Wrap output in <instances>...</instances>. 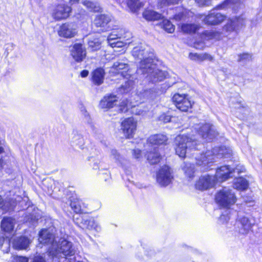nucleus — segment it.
<instances>
[{
  "instance_id": "nucleus-1",
  "label": "nucleus",
  "mask_w": 262,
  "mask_h": 262,
  "mask_svg": "<svg viewBox=\"0 0 262 262\" xmlns=\"http://www.w3.org/2000/svg\"><path fill=\"white\" fill-rule=\"evenodd\" d=\"M195 129L198 132L197 136L179 135L176 137L175 150L180 157L184 158L189 150L195 148V146L199 144L200 138L208 141L212 139L218 134L214 127L209 123H205L199 127H196Z\"/></svg>"
},
{
  "instance_id": "nucleus-2",
  "label": "nucleus",
  "mask_w": 262,
  "mask_h": 262,
  "mask_svg": "<svg viewBox=\"0 0 262 262\" xmlns=\"http://www.w3.org/2000/svg\"><path fill=\"white\" fill-rule=\"evenodd\" d=\"M194 154L196 155V164L202 166L201 169L204 171L208 169V165L214 161L215 157H226L228 155H230V150L222 146L214 148L213 150H208L205 154L200 155H198L196 153Z\"/></svg>"
},
{
  "instance_id": "nucleus-3",
  "label": "nucleus",
  "mask_w": 262,
  "mask_h": 262,
  "mask_svg": "<svg viewBox=\"0 0 262 262\" xmlns=\"http://www.w3.org/2000/svg\"><path fill=\"white\" fill-rule=\"evenodd\" d=\"M72 244L64 238L57 239L56 242L49 249L50 255L53 257H59L61 254L64 256H72L75 254Z\"/></svg>"
},
{
  "instance_id": "nucleus-4",
  "label": "nucleus",
  "mask_w": 262,
  "mask_h": 262,
  "mask_svg": "<svg viewBox=\"0 0 262 262\" xmlns=\"http://www.w3.org/2000/svg\"><path fill=\"white\" fill-rule=\"evenodd\" d=\"M215 200L220 206L229 208L235 203L236 198L231 189L224 188L216 194Z\"/></svg>"
},
{
  "instance_id": "nucleus-5",
  "label": "nucleus",
  "mask_w": 262,
  "mask_h": 262,
  "mask_svg": "<svg viewBox=\"0 0 262 262\" xmlns=\"http://www.w3.org/2000/svg\"><path fill=\"white\" fill-rule=\"evenodd\" d=\"M245 168L238 166L235 168L231 170L228 166H223L217 169L215 179L216 181L223 182L231 177L232 172H242L245 171Z\"/></svg>"
},
{
  "instance_id": "nucleus-6",
  "label": "nucleus",
  "mask_w": 262,
  "mask_h": 262,
  "mask_svg": "<svg viewBox=\"0 0 262 262\" xmlns=\"http://www.w3.org/2000/svg\"><path fill=\"white\" fill-rule=\"evenodd\" d=\"M172 100L177 108L182 112H187L192 106V103L187 94H175Z\"/></svg>"
},
{
  "instance_id": "nucleus-7",
  "label": "nucleus",
  "mask_w": 262,
  "mask_h": 262,
  "mask_svg": "<svg viewBox=\"0 0 262 262\" xmlns=\"http://www.w3.org/2000/svg\"><path fill=\"white\" fill-rule=\"evenodd\" d=\"M173 179L170 168L168 166H163L157 174V181L161 186L169 185Z\"/></svg>"
},
{
  "instance_id": "nucleus-8",
  "label": "nucleus",
  "mask_w": 262,
  "mask_h": 262,
  "mask_svg": "<svg viewBox=\"0 0 262 262\" xmlns=\"http://www.w3.org/2000/svg\"><path fill=\"white\" fill-rule=\"evenodd\" d=\"M246 18L243 15L235 17L228 20L223 27V31L226 32L237 31L245 25Z\"/></svg>"
},
{
  "instance_id": "nucleus-9",
  "label": "nucleus",
  "mask_w": 262,
  "mask_h": 262,
  "mask_svg": "<svg viewBox=\"0 0 262 262\" xmlns=\"http://www.w3.org/2000/svg\"><path fill=\"white\" fill-rule=\"evenodd\" d=\"M246 18L243 15L235 17L228 20L223 27V31L226 32L237 31L245 25Z\"/></svg>"
},
{
  "instance_id": "nucleus-10",
  "label": "nucleus",
  "mask_w": 262,
  "mask_h": 262,
  "mask_svg": "<svg viewBox=\"0 0 262 262\" xmlns=\"http://www.w3.org/2000/svg\"><path fill=\"white\" fill-rule=\"evenodd\" d=\"M136 128L137 121L133 117L125 119L122 122L121 129L127 138H131L133 137Z\"/></svg>"
},
{
  "instance_id": "nucleus-11",
  "label": "nucleus",
  "mask_w": 262,
  "mask_h": 262,
  "mask_svg": "<svg viewBox=\"0 0 262 262\" xmlns=\"http://www.w3.org/2000/svg\"><path fill=\"white\" fill-rule=\"evenodd\" d=\"M237 230L242 234H247L251 230L253 223L245 215H239L236 223Z\"/></svg>"
},
{
  "instance_id": "nucleus-12",
  "label": "nucleus",
  "mask_w": 262,
  "mask_h": 262,
  "mask_svg": "<svg viewBox=\"0 0 262 262\" xmlns=\"http://www.w3.org/2000/svg\"><path fill=\"white\" fill-rule=\"evenodd\" d=\"M71 8L65 4L56 6L52 10V16L56 20L64 19L69 17Z\"/></svg>"
},
{
  "instance_id": "nucleus-13",
  "label": "nucleus",
  "mask_w": 262,
  "mask_h": 262,
  "mask_svg": "<svg viewBox=\"0 0 262 262\" xmlns=\"http://www.w3.org/2000/svg\"><path fill=\"white\" fill-rule=\"evenodd\" d=\"M70 54L75 61L80 62L86 57V49L81 43H76L72 46Z\"/></svg>"
},
{
  "instance_id": "nucleus-14",
  "label": "nucleus",
  "mask_w": 262,
  "mask_h": 262,
  "mask_svg": "<svg viewBox=\"0 0 262 262\" xmlns=\"http://www.w3.org/2000/svg\"><path fill=\"white\" fill-rule=\"evenodd\" d=\"M58 34L64 38L73 37L76 34V26L73 23L63 24L60 26Z\"/></svg>"
},
{
  "instance_id": "nucleus-15",
  "label": "nucleus",
  "mask_w": 262,
  "mask_h": 262,
  "mask_svg": "<svg viewBox=\"0 0 262 262\" xmlns=\"http://www.w3.org/2000/svg\"><path fill=\"white\" fill-rule=\"evenodd\" d=\"M216 180L214 177L209 175L204 176L200 178L195 184L197 189L200 190H206L212 187L215 184Z\"/></svg>"
},
{
  "instance_id": "nucleus-16",
  "label": "nucleus",
  "mask_w": 262,
  "mask_h": 262,
  "mask_svg": "<svg viewBox=\"0 0 262 262\" xmlns=\"http://www.w3.org/2000/svg\"><path fill=\"white\" fill-rule=\"evenodd\" d=\"M154 60L150 56L142 60L137 70L138 73L146 74L147 75L156 67V65L153 63Z\"/></svg>"
},
{
  "instance_id": "nucleus-17",
  "label": "nucleus",
  "mask_w": 262,
  "mask_h": 262,
  "mask_svg": "<svg viewBox=\"0 0 262 262\" xmlns=\"http://www.w3.org/2000/svg\"><path fill=\"white\" fill-rule=\"evenodd\" d=\"M130 35V33L125 32L121 28L114 29L107 37V42L111 46H113L116 41L118 39L126 38Z\"/></svg>"
},
{
  "instance_id": "nucleus-18",
  "label": "nucleus",
  "mask_w": 262,
  "mask_h": 262,
  "mask_svg": "<svg viewBox=\"0 0 262 262\" xmlns=\"http://www.w3.org/2000/svg\"><path fill=\"white\" fill-rule=\"evenodd\" d=\"M58 238H55L50 230L42 229L39 233L38 241L40 243L42 244H51L56 242Z\"/></svg>"
},
{
  "instance_id": "nucleus-19",
  "label": "nucleus",
  "mask_w": 262,
  "mask_h": 262,
  "mask_svg": "<svg viewBox=\"0 0 262 262\" xmlns=\"http://www.w3.org/2000/svg\"><path fill=\"white\" fill-rule=\"evenodd\" d=\"M165 72L160 70L156 67L147 75V80L152 83H157L163 81L166 77Z\"/></svg>"
},
{
  "instance_id": "nucleus-20",
  "label": "nucleus",
  "mask_w": 262,
  "mask_h": 262,
  "mask_svg": "<svg viewBox=\"0 0 262 262\" xmlns=\"http://www.w3.org/2000/svg\"><path fill=\"white\" fill-rule=\"evenodd\" d=\"M226 16L220 13L212 12L204 19V21L208 25H215L225 20Z\"/></svg>"
},
{
  "instance_id": "nucleus-21",
  "label": "nucleus",
  "mask_w": 262,
  "mask_h": 262,
  "mask_svg": "<svg viewBox=\"0 0 262 262\" xmlns=\"http://www.w3.org/2000/svg\"><path fill=\"white\" fill-rule=\"evenodd\" d=\"M31 240L25 236L16 237L13 240V247L17 250H26L31 243Z\"/></svg>"
},
{
  "instance_id": "nucleus-22",
  "label": "nucleus",
  "mask_w": 262,
  "mask_h": 262,
  "mask_svg": "<svg viewBox=\"0 0 262 262\" xmlns=\"http://www.w3.org/2000/svg\"><path fill=\"white\" fill-rule=\"evenodd\" d=\"M118 98L116 95L105 96L101 100L100 106L102 108H111L117 104Z\"/></svg>"
},
{
  "instance_id": "nucleus-23",
  "label": "nucleus",
  "mask_w": 262,
  "mask_h": 262,
  "mask_svg": "<svg viewBox=\"0 0 262 262\" xmlns=\"http://www.w3.org/2000/svg\"><path fill=\"white\" fill-rule=\"evenodd\" d=\"M133 55L136 58L143 59L149 55L148 47L140 46L134 48L132 51Z\"/></svg>"
},
{
  "instance_id": "nucleus-24",
  "label": "nucleus",
  "mask_w": 262,
  "mask_h": 262,
  "mask_svg": "<svg viewBox=\"0 0 262 262\" xmlns=\"http://www.w3.org/2000/svg\"><path fill=\"white\" fill-rule=\"evenodd\" d=\"M104 76V70L102 68H97L92 73V81L96 85H101L103 82Z\"/></svg>"
},
{
  "instance_id": "nucleus-25",
  "label": "nucleus",
  "mask_w": 262,
  "mask_h": 262,
  "mask_svg": "<svg viewBox=\"0 0 262 262\" xmlns=\"http://www.w3.org/2000/svg\"><path fill=\"white\" fill-rule=\"evenodd\" d=\"M128 66L126 62L119 60L114 63L111 70L112 72L118 74L120 73L121 75L124 76L123 72L128 70Z\"/></svg>"
},
{
  "instance_id": "nucleus-26",
  "label": "nucleus",
  "mask_w": 262,
  "mask_h": 262,
  "mask_svg": "<svg viewBox=\"0 0 262 262\" xmlns=\"http://www.w3.org/2000/svg\"><path fill=\"white\" fill-rule=\"evenodd\" d=\"M15 223V220L12 217H4L1 222V228L5 232H10L13 230Z\"/></svg>"
},
{
  "instance_id": "nucleus-27",
  "label": "nucleus",
  "mask_w": 262,
  "mask_h": 262,
  "mask_svg": "<svg viewBox=\"0 0 262 262\" xmlns=\"http://www.w3.org/2000/svg\"><path fill=\"white\" fill-rule=\"evenodd\" d=\"M168 138L166 135L163 134H156L150 136L148 138L149 142L151 144L160 145L165 144Z\"/></svg>"
},
{
  "instance_id": "nucleus-28",
  "label": "nucleus",
  "mask_w": 262,
  "mask_h": 262,
  "mask_svg": "<svg viewBox=\"0 0 262 262\" xmlns=\"http://www.w3.org/2000/svg\"><path fill=\"white\" fill-rule=\"evenodd\" d=\"M143 17L148 21H154L159 20L162 18L161 14L151 10L145 9L142 14Z\"/></svg>"
},
{
  "instance_id": "nucleus-29",
  "label": "nucleus",
  "mask_w": 262,
  "mask_h": 262,
  "mask_svg": "<svg viewBox=\"0 0 262 262\" xmlns=\"http://www.w3.org/2000/svg\"><path fill=\"white\" fill-rule=\"evenodd\" d=\"M126 4L129 10L133 13L138 12L144 5V4L139 0H127Z\"/></svg>"
},
{
  "instance_id": "nucleus-30",
  "label": "nucleus",
  "mask_w": 262,
  "mask_h": 262,
  "mask_svg": "<svg viewBox=\"0 0 262 262\" xmlns=\"http://www.w3.org/2000/svg\"><path fill=\"white\" fill-rule=\"evenodd\" d=\"M82 4L90 11L99 12L101 8L95 0H82Z\"/></svg>"
},
{
  "instance_id": "nucleus-31",
  "label": "nucleus",
  "mask_w": 262,
  "mask_h": 262,
  "mask_svg": "<svg viewBox=\"0 0 262 262\" xmlns=\"http://www.w3.org/2000/svg\"><path fill=\"white\" fill-rule=\"evenodd\" d=\"M111 20L110 17L104 14L97 15L94 20V25L97 27H104Z\"/></svg>"
},
{
  "instance_id": "nucleus-32",
  "label": "nucleus",
  "mask_w": 262,
  "mask_h": 262,
  "mask_svg": "<svg viewBox=\"0 0 262 262\" xmlns=\"http://www.w3.org/2000/svg\"><path fill=\"white\" fill-rule=\"evenodd\" d=\"M222 33L216 30L205 31L202 35V38L205 40L220 39Z\"/></svg>"
},
{
  "instance_id": "nucleus-33",
  "label": "nucleus",
  "mask_w": 262,
  "mask_h": 262,
  "mask_svg": "<svg viewBox=\"0 0 262 262\" xmlns=\"http://www.w3.org/2000/svg\"><path fill=\"white\" fill-rule=\"evenodd\" d=\"M76 223L78 224L79 227L82 228H86L88 226L89 222L90 223H93V219L87 215H79V217L76 219Z\"/></svg>"
},
{
  "instance_id": "nucleus-34",
  "label": "nucleus",
  "mask_w": 262,
  "mask_h": 262,
  "mask_svg": "<svg viewBox=\"0 0 262 262\" xmlns=\"http://www.w3.org/2000/svg\"><path fill=\"white\" fill-rule=\"evenodd\" d=\"M233 187L237 189L245 190L248 187V182L245 178H237L234 180Z\"/></svg>"
},
{
  "instance_id": "nucleus-35",
  "label": "nucleus",
  "mask_w": 262,
  "mask_h": 262,
  "mask_svg": "<svg viewBox=\"0 0 262 262\" xmlns=\"http://www.w3.org/2000/svg\"><path fill=\"white\" fill-rule=\"evenodd\" d=\"M200 28V26L196 24H183L181 26L182 32L185 33H194Z\"/></svg>"
},
{
  "instance_id": "nucleus-36",
  "label": "nucleus",
  "mask_w": 262,
  "mask_h": 262,
  "mask_svg": "<svg viewBox=\"0 0 262 262\" xmlns=\"http://www.w3.org/2000/svg\"><path fill=\"white\" fill-rule=\"evenodd\" d=\"M239 0H225L222 4L217 6L219 9H226L232 8L235 9V7L239 5Z\"/></svg>"
},
{
  "instance_id": "nucleus-37",
  "label": "nucleus",
  "mask_w": 262,
  "mask_h": 262,
  "mask_svg": "<svg viewBox=\"0 0 262 262\" xmlns=\"http://www.w3.org/2000/svg\"><path fill=\"white\" fill-rule=\"evenodd\" d=\"M147 159L151 164H155L160 161L161 156L157 151L150 152L147 155Z\"/></svg>"
},
{
  "instance_id": "nucleus-38",
  "label": "nucleus",
  "mask_w": 262,
  "mask_h": 262,
  "mask_svg": "<svg viewBox=\"0 0 262 262\" xmlns=\"http://www.w3.org/2000/svg\"><path fill=\"white\" fill-rule=\"evenodd\" d=\"M162 28L169 33H172L174 30V26L171 22L167 19L163 20L161 24Z\"/></svg>"
},
{
  "instance_id": "nucleus-39",
  "label": "nucleus",
  "mask_w": 262,
  "mask_h": 262,
  "mask_svg": "<svg viewBox=\"0 0 262 262\" xmlns=\"http://www.w3.org/2000/svg\"><path fill=\"white\" fill-rule=\"evenodd\" d=\"M89 47L92 51H97L101 48V42L98 39L93 40H89L88 42Z\"/></svg>"
},
{
  "instance_id": "nucleus-40",
  "label": "nucleus",
  "mask_w": 262,
  "mask_h": 262,
  "mask_svg": "<svg viewBox=\"0 0 262 262\" xmlns=\"http://www.w3.org/2000/svg\"><path fill=\"white\" fill-rule=\"evenodd\" d=\"M184 170L186 175L189 178H191L193 177L194 169L193 166L191 164L186 165L184 168Z\"/></svg>"
},
{
  "instance_id": "nucleus-41",
  "label": "nucleus",
  "mask_w": 262,
  "mask_h": 262,
  "mask_svg": "<svg viewBox=\"0 0 262 262\" xmlns=\"http://www.w3.org/2000/svg\"><path fill=\"white\" fill-rule=\"evenodd\" d=\"M70 206L72 209L76 213H79L81 211V206L77 201H71Z\"/></svg>"
},
{
  "instance_id": "nucleus-42",
  "label": "nucleus",
  "mask_w": 262,
  "mask_h": 262,
  "mask_svg": "<svg viewBox=\"0 0 262 262\" xmlns=\"http://www.w3.org/2000/svg\"><path fill=\"white\" fill-rule=\"evenodd\" d=\"M14 206V204L8 205L7 203H4L0 195V208H2L5 211H8L12 209Z\"/></svg>"
},
{
  "instance_id": "nucleus-43",
  "label": "nucleus",
  "mask_w": 262,
  "mask_h": 262,
  "mask_svg": "<svg viewBox=\"0 0 262 262\" xmlns=\"http://www.w3.org/2000/svg\"><path fill=\"white\" fill-rule=\"evenodd\" d=\"M130 106L132 105L129 104L127 100H123L120 104L119 110L120 112H127L129 107Z\"/></svg>"
},
{
  "instance_id": "nucleus-44",
  "label": "nucleus",
  "mask_w": 262,
  "mask_h": 262,
  "mask_svg": "<svg viewBox=\"0 0 262 262\" xmlns=\"http://www.w3.org/2000/svg\"><path fill=\"white\" fill-rule=\"evenodd\" d=\"M207 59L212 60L213 59V57L211 55L207 53L199 54L198 61H202Z\"/></svg>"
},
{
  "instance_id": "nucleus-45",
  "label": "nucleus",
  "mask_w": 262,
  "mask_h": 262,
  "mask_svg": "<svg viewBox=\"0 0 262 262\" xmlns=\"http://www.w3.org/2000/svg\"><path fill=\"white\" fill-rule=\"evenodd\" d=\"M239 58L238 59V61H243L245 62L247 61H249L251 59L252 56L250 54L248 53H243L242 54H240L238 56Z\"/></svg>"
},
{
  "instance_id": "nucleus-46",
  "label": "nucleus",
  "mask_w": 262,
  "mask_h": 262,
  "mask_svg": "<svg viewBox=\"0 0 262 262\" xmlns=\"http://www.w3.org/2000/svg\"><path fill=\"white\" fill-rule=\"evenodd\" d=\"M88 226L87 227V229L89 230H95L97 231H98L100 230V227L95 222L94 220L93 219V223H90V222H89Z\"/></svg>"
},
{
  "instance_id": "nucleus-47",
  "label": "nucleus",
  "mask_w": 262,
  "mask_h": 262,
  "mask_svg": "<svg viewBox=\"0 0 262 262\" xmlns=\"http://www.w3.org/2000/svg\"><path fill=\"white\" fill-rule=\"evenodd\" d=\"M172 117L170 115L163 114L159 117V120L164 123H168L170 122Z\"/></svg>"
},
{
  "instance_id": "nucleus-48",
  "label": "nucleus",
  "mask_w": 262,
  "mask_h": 262,
  "mask_svg": "<svg viewBox=\"0 0 262 262\" xmlns=\"http://www.w3.org/2000/svg\"><path fill=\"white\" fill-rule=\"evenodd\" d=\"M230 217L228 215V214L227 213L225 214H222L221 215L219 222L221 224H224L225 223H227V222L229 220Z\"/></svg>"
},
{
  "instance_id": "nucleus-49",
  "label": "nucleus",
  "mask_w": 262,
  "mask_h": 262,
  "mask_svg": "<svg viewBox=\"0 0 262 262\" xmlns=\"http://www.w3.org/2000/svg\"><path fill=\"white\" fill-rule=\"evenodd\" d=\"M4 245H6V247L7 249L5 250L3 249V251L8 253L10 249V244L9 243L6 242L5 243V238L3 237H0V247H1Z\"/></svg>"
},
{
  "instance_id": "nucleus-50",
  "label": "nucleus",
  "mask_w": 262,
  "mask_h": 262,
  "mask_svg": "<svg viewBox=\"0 0 262 262\" xmlns=\"http://www.w3.org/2000/svg\"><path fill=\"white\" fill-rule=\"evenodd\" d=\"M13 262H28V259L26 257L16 256L14 257Z\"/></svg>"
},
{
  "instance_id": "nucleus-51",
  "label": "nucleus",
  "mask_w": 262,
  "mask_h": 262,
  "mask_svg": "<svg viewBox=\"0 0 262 262\" xmlns=\"http://www.w3.org/2000/svg\"><path fill=\"white\" fill-rule=\"evenodd\" d=\"M38 219V216H36L34 214H30L27 221H28L30 223H32V224H34L35 223L37 222V221Z\"/></svg>"
},
{
  "instance_id": "nucleus-52",
  "label": "nucleus",
  "mask_w": 262,
  "mask_h": 262,
  "mask_svg": "<svg viewBox=\"0 0 262 262\" xmlns=\"http://www.w3.org/2000/svg\"><path fill=\"white\" fill-rule=\"evenodd\" d=\"M125 38H123V40H121V41H119V40H116V41H114L113 43H115L114 45H113V46H112L113 48L114 47H122L123 46H124L125 44H126L127 43L126 42H124V40H126V39H125ZM128 39H126V40H127Z\"/></svg>"
},
{
  "instance_id": "nucleus-53",
  "label": "nucleus",
  "mask_w": 262,
  "mask_h": 262,
  "mask_svg": "<svg viewBox=\"0 0 262 262\" xmlns=\"http://www.w3.org/2000/svg\"><path fill=\"white\" fill-rule=\"evenodd\" d=\"M4 143L0 141V154L4 152ZM4 162L2 159H0V170L3 168Z\"/></svg>"
},
{
  "instance_id": "nucleus-54",
  "label": "nucleus",
  "mask_w": 262,
  "mask_h": 262,
  "mask_svg": "<svg viewBox=\"0 0 262 262\" xmlns=\"http://www.w3.org/2000/svg\"><path fill=\"white\" fill-rule=\"evenodd\" d=\"M185 17L184 12L183 11L182 12L179 13L178 14H176L174 16V19L176 20H180L181 19H184Z\"/></svg>"
},
{
  "instance_id": "nucleus-55",
  "label": "nucleus",
  "mask_w": 262,
  "mask_h": 262,
  "mask_svg": "<svg viewBox=\"0 0 262 262\" xmlns=\"http://www.w3.org/2000/svg\"><path fill=\"white\" fill-rule=\"evenodd\" d=\"M133 154L134 158L137 159L140 158L141 156V150L138 149L133 150Z\"/></svg>"
},
{
  "instance_id": "nucleus-56",
  "label": "nucleus",
  "mask_w": 262,
  "mask_h": 262,
  "mask_svg": "<svg viewBox=\"0 0 262 262\" xmlns=\"http://www.w3.org/2000/svg\"><path fill=\"white\" fill-rule=\"evenodd\" d=\"M111 154L116 160L119 161L120 155L116 150H112Z\"/></svg>"
},
{
  "instance_id": "nucleus-57",
  "label": "nucleus",
  "mask_w": 262,
  "mask_h": 262,
  "mask_svg": "<svg viewBox=\"0 0 262 262\" xmlns=\"http://www.w3.org/2000/svg\"><path fill=\"white\" fill-rule=\"evenodd\" d=\"M100 164V161L99 159H95L94 160L93 164L92 165L93 168L94 169H97L99 168L98 166Z\"/></svg>"
},
{
  "instance_id": "nucleus-58",
  "label": "nucleus",
  "mask_w": 262,
  "mask_h": 262,
  "mask_svg": "<svg viewBox=\"0 0 262 262\" xmlns=\"http://www.w3.org/2000/svg\"><path fill=\"white\" fill-rule=\"evenodd\" d=\"M32 262H46L45 259L40 256H36L34 257Z\"/></svg>"
},
{
  "instance_id": "nucleus-59",
  "label": "nucleus",
  "mask_w": 262,
  "mask_h": 262,
  "mask_svg": "<svg viewBox=\"0 0 262 262\" xmlns=\"http://www.w3.org/2000/svg\"><path fill=\"white\" fill-rule=\"evenodd\" d=\"M200 6L206 5L209 2V0H195Z\"/></svg>"
},
{
  "instance_id": "nucleus-60",
  "label": "nucleus",
  "mask_w": 262,
  "mask_h": 262,
  "mask_svg": "<svg viewBox=\"0 0 262 262\" xmlns=\"http://www.w3.org/2000/svg\"><path fill=\"white\" fill-rule=\"evenodd\" d=\"M199 54L190 53L189 57L191 60L198 61Z\"/></svg>"
},
{
  "instance_id": "nucleus-61",
  "label": "nucleus",
  "mask_w": 262,
  "mask_h": 262,
  "mask_svg": "<svg viewBox=\"0 0 262 262\" xmlns=\"http://www.w3.org/2000/svg\"><path fill=\"white\" fill-rule=\"evenodd\" d=\"M81 140L82 138H81V137L79 135H75L74 138H73V142H75L76 143H79L81 142Z\"/></svg>"
},
{
  "instance_id": "nucleus-62",
  "label": "nucleus",
  "mask_w": 262,
  "mask_h": 262,
  "mask_svg": "<svg viewBox=\"0 0 262 262\" xmlns=\"http://www.w3.org/2000/svg\"><path fill=\"white\" fill-rule=\"evenodd\" d=\"M167 4H178L180 0H165Z\"/></svg>"
},
{
  "instance_id": "nucleus-63",
  "label": "nucleus",
  "mask_w": 262,
  "mask_h": 262,
  "mask_svg": "<svg viewBox=\"0 0 262 262\" xmlns=\"http://www.w3.org/2000/svg\"><path fill=\"white\" fill-rule=\"evenodd\" d=\"M89 75V71L87 70H83L81 73L80 75L82 77H86Z\"/></svg>"
},
{
  "instance_id": "nucleus-64",
  "label": "nucleus",
  "mask_w": 262,
  "mask_h": 262,
  "mask_svg": "<svg viewBox=\"0 0 262 262\" xmlns=\"http://www.w3.org/2000/svg\"><path fill=\"white\" fill-rule=\"evenodd\" d=\"M79 0H70V3L71 5L78 2Z\"/></svg>"
}]
</instances>
